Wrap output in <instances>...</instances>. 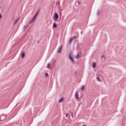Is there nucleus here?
<instances>
[{
  "label": "nucleus",
  "instance_id": "f257e3e1",
  "mask_svg": "<svg viewBox=\"0 0 126 126\" xmlns=\"http://www.w3.org/2000/svg\"><path fill=\"white\" fill-rule=\"evenodd\" d=\"M40 11V9H39L37 11L36 13L35 14L34 16H33V17L31 19L30 21L29 22V24H31L33 23L35 20L36 18L37 17L38 15L39 14Z\"/></svg>",
  "mask_w": 126,
  "mask_h": 126
},
{
  "label": "nucleus",
  "instance_id": "f03ea898",
  "mask_svg": "<svg viewBox=\"0 0 126 126\" xmlns=\"http://www.w3.org/2000/svg\"><path fill=\"white\" fill-rule=\"evenodd\" d=\"M54 20L55 21L56 20H57L58 19L59 16L58 14L57 13H54Z\"/></svg>",
  "mask_w": 126,
  "mask_h": 126
},
{
  "label": "nucleus",
  "instance_id": "7ed1b4c3",
  "mask_svg": "<svg viewBox=\"0 0 126 126\" xmlns=\"http://www.w3.org/2000/svg\"><path fill=\"white\" fill-rule=\"evenodd\" d=\"M62 48L63 46L62 45H61L58 49V50L57 51V53L59 54L61 53L62 52Z\"/></svg>",
  "mask_w": 126,
  "mask_h": 126
},
{
  "label": "nucleus",
  "instance_id": "20e7f679",
  "mask_svg": "<svg viewBox=\"0 0 126 126\" xmlns=\"http://www.w3.org/2000/svg\"><path fill=\"white\" fill-rule=\"evenodd\" d=\"M79 95L78 94V93L76 92L75 94V97L76 98L77 100L79 101L81 99V98L79 97Z\"/></svg>",
  "mask_w": 126,
  "mask_h": 126
},
{
  "label": "nucleus",
  "instance_id": "39448f33",
  "mask_svg": "<svg viewBox=\"0 0 126 126\" xmlns=\"http://www.w3.org/2000/svg\"><path fill=\"white\" fill-rule=\"evenodd\" d=\"M69 59L71 60V62L72 63H74V60L72 58L71 55L70 54L69 55Z\"/></svg>",
  "mask_w": 126,
  "mask_h": 126
},
{
  "label": "nucleus",
  "instance_id": "423d86ee",
  "mask_svg": "<svg viewBox=\"0 0 126 126\" xmlns=\"http://www.w3.org/2000/svg\"><path fill=\"white\" fill-rule=\"evenodd\" d=\"M69 59L71 60V62L72 63H74V60L72 58L71 55L70 54L69 55Z\"/></svg>",
  "mask_w": 126,
  "mask_h": 126
},
{
  "label": "nucleus",
  "instance_id": "0eeeda50",
  "mask_svg": "<svg viewBox=\"0 0 126 126\" xmlns=\"http://www.w3.org/2000/svg\"><path fill=\"white\" fill-rule=\"evenodd\" d=\"M18 20L19 19L18 18H17L15 19L14 22L13 23V25H15L18 21Z\"/></svg>",
  "mask_w": 126,
  "mask_h": 126
},
{
  "label": "nucleus",
  "instance_id": "6e6552de",
  "mask_svg": "<svg viewBox=\"0 0 126 126\" xmlns=\"http://www.w3.org/2000/svg\"><path fill=\"white\" fill-rule=\"evenodd\" d=\"M25 55L24 52H22L21 54V56L22 58H24L25 56Z\"/></svg>",
  "mask_w": 126,
  "mask_h": 126
},
{
  "label": "nucleus",
  "instance_id": "1a4fd4ad",
  "mask_svg": "<svg viewBox=\"0 0 126 126\" xmlns=\"http://www.w3.org/2000/svg\"><path fill=\"white\" fill-rule=\"evenodd\" d=\"M92 66L93 68H95L96 67V63H93L92 65Z\"/></svg>",
  "mask_w": 126,
  "mask_h": 126
},
{
  "label": "nucleus",
  "instance_id": "9d476101",
  "mask_svg": "<svg viewBox=\"0 0 126 126\" xmlns=\"http://www.w3.org/2000/svg\"><path fill=\"white\" fill-rule=\"evenodd\" d=\"M64 100V98L63 97L61 98L59 100V103H61L63 102Z\"/></svg>",
  "mask_w": 126,
  "mask_h": 126
},
{
  "label": "nucleus",
  "instance_id": "9b49d317",
  "mask_svg": "<svg viewBox=\"0 0 126 126\" xmlns=\"http://www.w3.org/2000/svg\"><path fill=\"white\" fill-rule=\"evenodd\" d=\"M73 40V38H71L70 39L69 41V43L70 44H71V43L72 41Z\"/></svg>",
  "mask_w": 126,
  "mask_h": 126
},
{
  "label": "nucleus",
  "instance_id": "f8f14e48",
  "mask_svg": "<svg viewBox=\"0 0 126 126\" xmlns=\"http://www.w3.org/2000/svg\"><path fill=\"white\" fill-rule=\"evenodd\" d=\"M51 64H50L48 63L47 64V68H52V67H50Z\"/></svg>",
  "mask_w": 126,
  "mask_h": 126
},
{
  "label": "nucleus",
  "instance_id": "ddd939ff",
  "mask_svg": "<svg viewBox=\"0 0 126 126\" xmlns=\"http://www.w3.org/2000/svg\"><path fill=\"white\" fill-rule=\"evenodd\" d=\"M80 55L79 54H78L76 56V58L78 59L79 58H80Z\"/></svg>",
  "mask_w": 126,
  "mask_h": 126
},
{
  "label": "nucleus",
  "instance_id": "4468645a",
  "mask_svg": "<svg viewBox=\"0 0 126 126\" xmlns=\"http://www.w3.org/2000/svg\"><path fill=\"white\" fill-rule=\"evenodd\" d=\"M53 27L54 28H56L57 27V26L56 23H54L53 24Z\"/></svg>",
  "mask_w": 126,
  "mask_h": 126
},
{
  "label": "nucleus",
  "instance_id": "2eb2a0df",
  "mask_svg": "<svg viewBox=\"0 0 126 126\" xmlns=\"http://www.w3.org/2000/svg\"><path fill=\"white\" fill-rule=\"evenodd\" d=\"M29 27V26H26L24 28V29L25 30L27 28Z\"/></svg>",
  "mask_w": 126,
  "mask_h": 126
},
{
  "label": "nucleus",
  "instance_id": "dca6fc26",
  "mask_svg": "<svg viewBox=\"0 0 126 126\" xmlns=\"http://www.w3.org/2000/svg\"><path fill=\"white\" fill-rule=\"evenodd\" d=\"M100 13V11H99V10H98L97 11V13H96V15L97 16L99 15Z\"/></svg>",
  "mask_w": 126,
  "mask_h": 126
},
{
  "label": "nucleus",
  "instance_id": "f3484780",
  "mask_svg": "<svg viewBox=\"0 0 126 126\" xmlns=\"http://www.w3.org/2000/svg\"><path fill=\"white\" fill-rule=\"evenodd\" d=\"M84 86H82V87L81 88V90L82 91H83L84 90Z\"/></svg>",
  "mask_w": 126,
  "mask_h": 126
},
{
  "label": "nucleus",
  "instance_id": "a211bd4d",
  "mask_svg": "<svg viewBox=\"0 0 126 126\" xmlns=\"http://www.w3.org/2000/svg\"><path fill=\"white\" fill-rule=\"evenodd\" d=\"M97 79L98 81H100V79L98 77H97Z\"/></svg>",
  "mask_w": 126,
  "mask_h": 126
},
{
  "label": "nucleus",
  "instance_id": "6ab92c4d",
  "mask_svg": "<svg viewBox=\"0 0 126 126\" xmlns=\"http://www.w3.org/2000/svg\"><path fill=\"white\" fill-rule=\"evenodd\" d=\"M4 118L5 119V118H6V117H5V116H1V117H0V120H1V118Z\"/></svg>",
  "mask_w": 126,
  "mask_h": 126
},
{
  "label": "nucleus",
  "instance_id": "aec40b11",
  "mask_svg": "<svg viewBox=\"0 0 126 126\" xmlns=\"http://www.w3.org/2000/svg\"><path fill=\"white\" fill-rule=\"evenodd\" d=\"M48 74L47 73H46L45 74V76L46 77H47V76H48Z\"/></svg>",
  "mask_w": 126,
  "mask_h": 126
},
{
  "label": "nucleus",
  "instance_id": "412c9836",
  "mask_svg": "<svg viewBox=\"0 0 126 126\" xmlns=\"http://www.w3.org/2000/svg\"><path fill=\"white\" fill-rule=\"evenodd\" d=\"M73 38V39H76V36H74V37H73V38Z\"/></svg>",
  "mask_w": 126,
  "mask_h": 126
},
{
  "label": "nucleus",
  "instance_id": "4be33fe9",
  "mask_svg": "<svg viewBox=\"0 0 126 126\" xmlns=\"http://www.w3.org/2000/svg\"><path fill=\"white\" fill-rule=\"evenodd\" d=\"M69 115L68 114H66V115H65V116L66 117H68Z\"/></svg>",
  "mask_w": 126,
  "mask_h": 126
},
{
  "label": "nucleus",
  "instance_id": "5701e85b",
  "mask_svg": "<svg viewBox=\"0 0 126 126\" xmlns=\"http://www.w3.org/2000/svg\"><path fill=\"white\" fill-rule=\"evenodd\" d=\"M2 16L0 14V19H1L2 18Z\"/></svg>",
  "mask_w": 126,
  "mask_h": 126
},
{
  "label": "nucleus",
  "instance_id": "b1692460",
  "mask_svg": "<svg viewBox=\"0 0 126 126\" xmlns=\"http://www.w3.org/2000/svg\"><path fill=\"white\" fill-rule=\"evenodd\" d=\"M102 58H105V56H102Z\"/></svg>",
  "mask_w": 126,
  "mask_h": 126
},
{
  "label": "nucleus",
  "instance_id": "393cba45",
  "mask_svg": "<svg viewBox=\"0 0 126 126\" xmlns=\"http://www.w3.org/2000/svg\"><path fill=\"white\" fill-rule=\"evenodd\" d=\"M82 126H86L85 125H83Z\"/></svg>",
  "mask_w": 126,
  "mask_h": 126
},
{
  "label": "nucleus",
  "instance_id": "a878e982",
  "mask_svg": "<svg viewBox=\"0 0 126 126\" xmlns=\"http://www.w3.org/2000/svg\"><path fill=\"white\" fill-rule=\"evenodd\" d=\"M79 2H78V3L79 5Z\"/></svg>",
  "mask_w": 126,
  "mask_h": 126
}]
</instances>
